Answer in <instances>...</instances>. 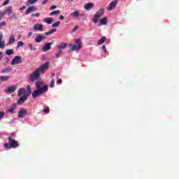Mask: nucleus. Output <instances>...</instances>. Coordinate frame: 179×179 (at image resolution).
<instances>
[{
  "label": "nucleus",
  "instance_id": "obj_52",
  "mask_svg": "<svg viewBox=\"0 0 179 179\" xmlns=\"http://www.w3.org/2000/svg\"><path fill=\"white\" fill-rule=\"evenodd\" d=\"M45 34L46 36H50V34H51V31H49L48 32H45Z\"/></svg>",
  "mask_w": 179,
  "mask_h": 179
},
{
  "label": "nucleus",
  "instance_id": "obj_40",
  "mask_svg": "<svg viewBox=\"0 0 179 179\" xmlns=\"http://www.w3.org/2000/svg\"><path fill=\"white\" fill-rule=\"evenodd\" d=\"M5 117V112L4 111H1L0 112V120H2Z\"/></svg>",
  "mask_w": 179,
  "mask_h": 179
},
{
  "label": "nucleus",
  "instance_id": "obj_55",
  "mask_svg": "<svg viewBox=\"0 0 179 179\" xmlns=\"http://www.w3.org/2000/svg\"><path fill=\"white\" fill-rule=\"evenodd\" d=\"M24 9H26V6H22L20 8V10H24Z\"/></svg>",
  "mask_w": 179,
  "mask_h": 179
},
{
  "label": "nucleus",
  "instance_id": "obj_30",
  "mask_svg": "<svg viewBox=\"0 0 179 179\" xmlns=\"http://www.w3.org/2000/svg\"><path fill=\"white\" fill-rule=\"evenodd\" d=\"M79 15V11L78 10H75L74 12L70 14L71 16H74V17H78Z\"/></svg>",
  "mask_w": 179,
  "mask_h": 179
},
{
  "label": "nucleus",
  "instance_id": "obj_41",
  "mask_svg": "<svg viewBox=\"0 0 179 179\" xmlns=\"http://www.w3.org/2000/svg\"><path fill=\"white\" fill-rule=\"evenodd\" d=\"M10 1V0H6V1L3 3V6H6V5H8Z\"/></svg>",
  "mask_w": 179,
  "mask_h": 179
},
{
  "label": "nucleus",
  "instance_id": "obj_19",
  "mask_svg": "<svg viewBox=\"0 0 179 179\" xmlns=\"http://www.w3.org/2000/svg\"><path fill=\"white\" fill-rule=\"evenodd\" d=\"M99 22H100L101 26H104V25L107 24V17L101 18L99 20Z\"/></svg>",
  "mask_w": 179,
  "mask_h": 179
},
{
  "label": "nucleus",
  "instance_id": "obj_38",
  "mask_svg": "<svg viewBox=\"0 0 179 179\" xmlns=\"http://www.w3.org/2000/svg\"><path fill=\"white\" fill-rule=\"evenodd\" d=\"M43 112L45 113L46 114H50V108H48V106L46 107V108L43 110Z\"/></svg>",
  "mask_w": 179,
  "mask_h": 179
},
{
  "label": "nucleus",
  "instance_id": "obj_35",
  "mask_svg": "<svg viewBox=\"0 0 179 179\" xmlns=\"http://www.w3.org/2000/svg\"><path fill=\"white\" fill-rule=\"evenodd\" d=\"M6 55H12V54H13V49L7 50L6 51Z\"/></svg>",
  "mask_w": 179,
  "mask_h": 179
},
{
  "label": "nucleus",
  "instance_id": "obj_46",
  "mask_svg": "<svg viewBox=\"0 0 179 179\" xmlns=\"http://www.w3.org/2000/svg\"><path fill=\"white\" fill-rule=\"evenodd\" d=\"M15 109H13V108H10L8 110V113H13V111H14Z\"/></svg>",
  "mask_w": 179,
  "mask_h": 179
},
{
  "label": "nucleus",
  "instance_id": "obj_22",
  "mask_svg": "<svg viewBox=\"0 0 179 179\" xmlns=\"http://www.w3.org/2000/svg\"><path fill=\"white\" fill-rule=\"evenodd\" d=\"M10 78V77L9 76H3L0 77V80L1 82H6L7 80H9V79Z\"/></svg>",
  "mask_w": 179,
  "mask_h": 179
},
{
  "label": "nucleus",
  "instance_id": "obj_32",
  "mask_svg": "<svg viewBox=\"0 0 179 179\" xmlns=\"http://www.w3.org/2000/svg\"><path fill=\"white\" fill-rule=\"evenodd\" d=\"M27 95L28 96L29 94H31V87H30V85H27Z\"/></svg>",
  "mask_w": 179,
  "mask_h": 179
},
{
  "label": "nucleus",
  "instance_id": "obj_3",
  "mask_svg": "<svg viewBox=\"0 0 179 179\" xmlns=\"http://www.w3.org/2000/svg\"><path fill=\"white\" fill-rule=\"evenodd\" d=\"M48 92V87H44L43 88L38 89L36 90H34L32 92V97L33 99H36V97H38V96H41L42 94H44V93H47Z\"/></svg>",
  "mask_w": 179,
  "mask_h": 179
},
{
  "label": "nucleus",
  "instance_id": "obj_2",
  "mask_svg": "<svg viewBox=\"0 0 179 179\" xmlns=\"http://www.w3.org/2000/svg\"><path fill=\"white\" fill-rule=\"evenodd\" d=\"M4 148L6 149H16V148H19V142L13 139L12 136H9L8 143L4 144Z\"/></svg>",
  "mask_w": 179,
  "mask_h": 179
},
{
  "label": "nucleus",
  "instance_id": "obj_23",
  "mask_svg": "<svg viewBox=\"0 0 179 179\" xmlns=\"http://www.w3.org/2000/svg\"><path fill=\"white\" fill-rule=\"evenodd\" d=\"M37 1H38V0H28L26 2V5H27V6H30V5H33L34 3H36V2H37Z\"/></svg>",
  "mask_w": 179,
  "mask_h": 179
},
{
  "label": "nucleus",
  "instance_id": "obj_17",
  "mask_svg": "<svg viewBox=\"0 0 179 179\" xmlns=\"http://www.w3.org/2000/svg\"><path fill=\"white\" fill-rule=\"evenodd\" d=\"M3 38V34H0V48H5V42L2 41V39Z\"/></svg>",
  "mask_w": 179,
  "mask_h": 179
},
{
  "label": "nucleus",
  "instance_id": "obj_5",
  "mask_svg": "<svg viewBox=\"0 0 179 179\" xmlns=\"http://www.w3.org/2000/svg\"><path fill=\"white\" fill-rule=\"evenodd\" d=\"M4 92L5 93H7V94H12V93L16 92V86H8L5 89Z\"/></svg>",
  "mask_w": 179,
  "mask_h": 179
},
{
  "label": "nucleus",
  "instance_id": "obj_60",
  "mask_svg": "<svg viewBox=\"0 0 179 179\" xmlns=\"http://www.w3.org/2000/svg\"><path fill=\"white\" fill-rule=\"evenodd\" d=\"M19 37H22V35H20Z\"/></svg>",
  "mask_w": 179,
  "mask_h": 179
},
{
  "label": "nucleus",
  "instance_id": "obj_49",
  "mask_svg": "<svg viewBox=\"0 0 179 179\" xmlns=\"http://www.w3.org/2000/svg\"><path fill=\"white\" fill-rule=\"evenodd\" d=\"M102 50H103V51H105V52H106V51H107V48H106V45H103L102 46Z\"/></svg>",
  "mask_w": 179,
  "mask_h": 179
},
{
  "label": "nucleus",
  "instance_id": "obj_59",
  "mask_svg": "<svg viewBox=\"0 0 179 179\" xmlns=\"http://www.w3.org/2000/svg\"><path fill=\"white\" fill-rule=\"evenodd\" d=\"M54 76H55V75H54V73H52V74L51 75V78H52V79L54 78Z\"/></svg>",
  "mask_w": 179,
  "mask_h": 179
},
{
  "label": "nucleus",
  "instance_id": "obj_15",
  "mask_svg": "<svg viewBox=\"0 0 179 179\" xmlns=\"http://www.w3.org/2000/svg\"><path fill=\"white\" fill-rule=\"evenodd\" d=\"M36 10H37V8L34 6L29 7L25 12V15H29V13H31V12H36Z\"/></svg>",
  "mask_w": 179,
  "mask_h": 179
},
{
  "label": "nucleus",
  "instance_id": "obj_42",
  "mask_svg": "<svg viewBox=\"0 0 179 179\" xmlns=\"http://www.w3.org/2000/svg\"><path fill=\"white\" fill-rule=\"evenodd\" d=\"M31 16L33 17H39V16H40V13H32L31 14Z\"/></svg>",
  "mask_w": 179,
  "mask_h": 179
},
{
  "label": "nucleus",
  "instance_id": "obj_4",
  "mask_svg": "<svg viewBox=\"0 0 179 179\" xmlns=\"http://www.w3.org/2000/svg\"><path fill=\"white\" fill-rule=\"evenodd\" d=\"M80 48H82V41L80 38H77L76 40V45H71L69 52H72V51H79Z\"/></svg>",
  "mask_w": 179,
  "mask_h": 179
},
{
  "label": "nucleus",
  "instance_id": "obj_58",
  "mask_svg": "<svg viewBox=\"0 0 179 179\" xmlns=\"http://www.w3.org/2000/svg\"><path fill=\"white\" fill-rule=\"evenodd\" d=\"M2 59V52H0V61Z\"/></svg>",
  "mask_w": 179,
  "mask_h": 179
},
{
  "label": "nucleus",
  "instance_id": "obj_16",
  "mask_svg": "<svg viewBox=\"0 0 179 179\" xmlns=\"http://www.w3.org/2000/svg\"><path fill=\"white\" fill-rule=\"evenodd\" d=\"M34 30H39V31H43L44 30V28L43 27V24H36L34 27Z\"/></svg>",
  "mask_w": 179,
  "mask_h": 179
},
{
  "label": "nucleus",
  "instance_id": "obj_21",
  "mask_svg": "<svg viewBox=\"0 0 179 179\" xmlns=\"http://www.w3.org/2000/svg\"><path fill=\"white\" fill-rule=\"evenodd\" d=\"M95 14H96L99 17H101L104 15V8H101Z\"/></svg>",
  "mask_w": 179,
  "mask_h": 179
},
{
  "label": "nucleus",
  "instance_id": "obj_29",
  "mask_svg": "<svg viewBox=\"0 0 179 179\" xmlns=\"http://www.w3.org/2000/svg\"><path fill=\"white\" fill-rule=\"evenodd\" d=\"M61 13V10H53L50 13V16H54V15H59Z\"/></svg>",
  "mask_w": 179,
  "mask_h": 179
},
{
  "label": "nucleus",
  "instance_id": "obj_13",
  "mask_svg": "<svg viewBox=\"0 0 179 179\" xmlns=\"http://www.w3.org/2000/svg\"><path fill=\"white\" fill-rule=\"evenodd\" d=\"M45 38H47V37H45V36L38 35L35 38V42L36 43H41V41H43V40H45Z\"/></svg>",
  "mask_w": 179,
  "mask_h": 179
},
{
  "label": "nucleus",
  "instance_id": "obj_12",
  "mask_svg": "<svg viewBox=\"0 0 179 179\" xmlns=\"http://www.w3.org/2000/svg\"><path fill=\"white\" fill-rule=\"evenodd\" d=\"M84 8L86 9V10H90L91 9H93V8H94V3H87L84 5Z\"/></svg>",
  "mask_w": 179,
  "mask_h": 179
},
{
  "label": "nucleus",
  "instance_id": "obj_9",
  "mask_svg": "<svg viewBox=\"0 0 179 179\" xmlns=\"http://www.w3.org/2000/svg\"><path fill=\"white\" fill-rule=\"evenodd\" d=\"M52 42L45 44V45L42 48V50L43 51V52H47V51L51 50V45H52Z\"/></svg>",
  "mask_w": 179,
  "mask_h": 179
},
{
  "label": "nucleus",
  "instance_id": "obj_53",
  "mask_svg": "<svg viewBox=\"0 0 179 179\" xmlns=\"http://www.w3.org/2000/svg\"><path fill=\"white\" fill-rule=\"evenodd\" d=\"M47 2H48V0H43L42 5H45V3H47Z\"/></svg>",
  "mask_w": 179,
  "mask_h": 179
},
{
  "label": "nucleus",
  "instance_id": "obj_44",
  "mask_svg": "<svg viewBox=\"0 0 179 179\" xmlns=\"http://www.w3.org/2000/svg\"><path fill=\"white\" fill-rule=\"evenodd\" d=\"M5 24H6V22L5 21L0 22V29L1 27H2V26H5Z\"/></svg>",
  "mask_w": 179,
  "mask_h": 179
},
{
  "label": "nucleus",
  "instance_id": "obj_61",
  "mask_svg": "<svg viewBox=\"0 0 179 179\" xmlns=\"http://www.w3.org/2000/svg\"><path fill=\"white\" fill-rule=\"evenodd\" d=\"M0 19H1V16H0Z\"/></svg>",
  "mask_w": 179,
  "mask_h": 179
},
{
  "label": "nucleus",
  "instance_id": "obj_31",
  "mask_svg": "<svg viewBox=\"0 0 179 179\" xmlns=\"http://www.w3.org/2000/svg\"><path fill=\"white\" fill-rule=\"evenodd\" d=\"M9 61H10V59L9 57H6L5 62H3L2 63L3 66H6V65H8V62H9Z\"/></svg>",
  "mask_w": 179,
  "mask_h": 179
},
{
  "label": "nucleus",
  "instance_id": "obj_51",
  "mask_svg": "<svg viewBox=\"0 0 179 179\" xmlns=\"http://www.w3.org/2000/svg\"><path fill=\"white\" fill-rule=\"evenodd\" d=\"M55 31H57V29H53L52 30H50V33L52 34V33H55Z\"/></svg>",
  "mask_w": 179,
  "mask_h": 179
},
{
  "label": "nucleus",
  "instance_id": "obj_20",
  "mask_svg": "<svg viewBox=\"0 0 179 179\" xmlns=\"http://www.w3.org/2000/svg\"><path fill=\"white\" fill-rule=\"evenodd\" d=\"M6 12V13H7V15L8 16H10V15H12L13 12V8L12 7H10L8 8H7L6 10H4Z\"/></svg>",
  "mask_w": 179,
  "mask_h": 179
},
{
  "label": "nucleus",
  "instance_id": "obj_1",
  "mask_svg": "<svg viewBox=\"0 0 179 179\" xmlns=\"http://www.w3.org/2000/svg\"><path fill=\"white\" fill-rule=\"evenodd\" d=\"M48 68H50V62H45V64L39 66L30 76L29 80L31 82H34L40 78V75L41 73H44L45 71H48Z\"/></svg>",
  "mask_w": 179,
  "mask_h": 179
},
{
  "label": "nucleus",
  "instance_id": "obj_56",
  "mask_svg": "<svg viewBox=\"0 0 179 179\" xmlns=\"http://www.w3.org/2000/svg\"><path fill=\"white\" fill-rule=\"evenodd\" d=\"M31 36H33V32H29L28 36L31 37Z\"/></svg>",
  "mask_w": 179,
  "mask_h": 179
},
{
  "label": "nucleus",
  "instance_id": "obj_33",
  "mask_svg": "<svg viewBox=\"0 0 179 179\" xmlns=\"http://www.w3.org/2000/svg\"><path fill=\"white\" fill-rule=\"evenodd\" d=\"M28 47L31 51H36V48L33 46V43H29Z\"/></svg>",
  "mask_w": 179,
  "mask_h": 179
},
{
  "label": "nucleus",
  "instance_id": "obj_37",
  "mask_svg": "<svg viewBox=\"0 0 179 179\" xmlns=\"http://www.w3.org/2000/svg\"><path fill=\"white\" fill-rule=\"evenodd\" d=\"M24 45V43L22 41H19L17 44V48H19L20 47H23Z\"/></svg>",
  "mask_w": 179,
  "mask_h": 179
},
{
  "label": "nucleus",
  "instance_id": "obj_27",
  "mask_svg": "<svg viewBox=\"0 0 179 179\" xmlns=\"http://www.w3.org/2000/svg\"><path fill=\"white\" fill-rule=\"evenodd\" d=\"M68 47V43H62L60 46H58V50H65Z\"/></svg>",
  "mask_w": 179,
  "mask_h": 179
},
{
  "label": "nucleus",
  "instance_id": "obj_28",
  "mask_svg": "<svg viewBox=\"0 0 179 179\" xmlns=\"http://www.w3.org/2000/svg\"><path fill=\"white\" fill-rule=\"evenodd\" d=\"M10 71H12V67H7L1 71V73H8L10 72Z\"/></svg>",
  "mask_w": 179,
  "mask_h": 179
},
{
  "label": "nucleus",
  "instance_id": "obj_8",
  "mask_svg": "<svg viewBox=\"0 0 179 179\" xmlns=\"http://www.w3.org/2000/svg\"><path fill=\"white\" fill-rule=\"evenodd\" d=\"M118 4V0H113L108 6V10H113Z\"/></svg>",
  "mask_w": 179,
  "mask_h": 179
},
{
  "label": "nucleus",
  "instance_id": "obj_7",
  "mask_svg": "<svg viewBox=\"0 0 179 179\" xmlns=\"http://www.w3.org/2000/svg\"><path fill=\"white\" fill-rule=\"evenodd\" d=\"M26 115H27V109L20 108L17 115L18 118H24V117H26Z\"/></svg>",
  "mask_w": 179,
  "mask_h": 179
},
{
  "label": "nucleus",
  "instance_id": "obj_18",
  "mask_svg": "<svg viewBox=\"0 0 179 179\" xmlns=\"http://www.w3.org/2000/svg\"><path fill=\"white\" fill-rule=\"evenodd\" d=\"M44 23H47L48 24H51L54 20H52V17H47L43 20Z\"/></svg>",
  "mask_w": 179,
  "mask_h": 179
},
{
  "label": "nucleus",
  "instance_id": "obj_10",
  "mask_svg": "<svg viewBox=\"0 0 179 179\" xmlns=\"http://www.w3.org/2000/svg\"><path fill=\"white\" fill-rule=\"evenodd\" d=\"M27 95H24L21 96L19 99H17V103L19 106L23 104L26 100H27Z\"/></svg>",
  "mask_w": 179,
  "mask_h": 179
},
{
  "label": "nucleus",
  "instance_id": "obj_43",
  "mask_svg": "<svg viewBox=\"0 0 179 179\" xmlns=\"http://www.w3.org/2000/svg\"><path fill=\"white\" fill-rule=\"evenodd\" d=\"M13 110H15V108H16L17 107V105H16V103H13L10 106Z\"/></svg>",
  "mask_w": 179,
  "mask_h": 179
},
{
  "label": "nucleus",
  "instance_id": "obj_48",
  "mask_svg": "<svg viewBox=\"0 0 179 179\" xmlns=\"http://www.w3.org/2000/svg\"><path fill=\"white\" fill-rule=\"evenodd\" d=\"M78 26L74 27V28H73V30H72L73 33H74V31H75L76 30H78Z\"/></svg>",
  "mask_w": 179,
  "mask_h": 179
},
{
  "label": "nucleus",
  "instance_id": "obj_39",
  "mask_svg": "<svg viewBox=\"0 0 179 179\" xmlns=\"http://www.w3.org/2000/svg\"><path fill=\"white\" fill-rule=\"evenodd\" d=\"M55 85V80L52 79L50 82V87H54Z\"/></svg>",
  "mask_w": 179,
  "mask_h": 179
},
{
  "label": "nucleus",
  "instance_id": "obj_14",
  "mask_svg": "<svg viewBox=\"0 0 179 179\" xmlns=\"http://www.w3.org/2000/svg\"><path fill=\"white\" fill-rule=\"evenodd\" d=\"M22 94H24V96H26V94H27V92H26V89H24V88H20L18 90L17 96L20 97V96H22Z\"/></svg>",
  "mask_w": 179,
  "mask_h": 179
},
{
  "label": "nucleus",
  "instance_id": "obj_26",
  "mask_svg": "<svg viewBox=\"0 0 179 179\" xmlns=\"http://www.w3.org/2000/svg\"><path fill=\"white\" fill-rule=\"evenodd\" d=\"M15 41H16V39H15V36L10 35L8 40L9 44H13Z\"/></svg>",
  "mask_w": 179,
  "mask_h": 179
},
{
  "label": "nucleus",
  "instance_id": "obj_50",
  "mask_svg": "<svg viewBox=\"0 0 179 179\" xmlns=\"http://www.w3.org/2000/svg\"><path fill=\"white\" fill-rule=\"evenodd\" d=\"M61 83H62V79H59V80H57V84H58V85H61Z\"/></svg>",
  "mask_w": 179,
  "mask_h": 179
},
{
  "label": "nucleus",
  "instance_id": "obj_11",
  "mask_svg": "<svg viewBox=\"0 0 179 179\" xmlns=\"http://www.w3.org/2000/svg\"><path fill=\"white\" fill-rule=\"evenodd\" d=\"M35 85L37 90L48 87L47 85H44V84L41 81H37Z\"/></svg>",
  "mask_w": 179,
  "mask_h": 179
},
{
  "label": "nucleus",
  "instance_id": "obj_25",
  "mask_svg": "<svg viewBox=\"0 0 179 179\" xmlns=\"http://www.w3.org/2000/svg\"><path fill=\"white\" fill-rule=\"evenodd\" d=\"M100 16H99L98 15L95 14L94 15V17L92 18V22L94 23H97V22H99V20L100 19Z\"/></svg>",
  "mask_w": 179,
  "mask_h": 179
},
{
  "label": "nucleus",
  "instance_id": "obj_57",
  "mask_svg": "<svg viewBox=\"0 0 179 179\" xmlns=\"http://www.w3.org/2000/svg\"><path fill=\"white\" fill-rule=\"evenodd\" d=\"M59 17H60V20H64V15H60Z\"/></svg>",
  "mask_w": 179,
  "mask_h": 179
},
{
  "label": "nucleus",
  "instance_id": "obj_45",
  "mask_svg": "<svg viewBox=\"0 0 179 179\" xmlns=\"http://www.w3.org/2000/svg\"><path fill=\"white\" fill-rule=\"evenodd\" d=\"M54 9H57V6H52L50 8V10H54Z\"/></svg>",
  "mask_w": 179,
  "mask_h": 179
},
{
  "label": "nucleus",
  "instance_id": "obj_36",
  "mask_svg": "<svg viewBox=\"0 0 179 179\" xmlns=\"http://www.w3.org/2000/svg\"><path fill=\"white\" fill-rule=\"evenodd\" d=\"M60 24H61V22L57 21V22H55L54 24H52V27H57Z\"/></svg>",
  "mask_w": 179,
  "mask_h": 179
},
{
  "label": "nucleus",
  "instance_id": "obj_54",
  "mask_svg": "<svg viewBox=\"0 0 179 179\" xmlns=\"http://www.w3.org/2000/svg\"><path fill=\"white\" fill-rule=\"evenodd\" d=\"M10 136H11V138H14L15 136H16V134L12 133Z\"/></svg>",
  "mask_w": 179,
  "mask_h": 179
},
{
  "label": "nucleus",
  "instance_id": "obj_47",
  "mask_svg": "<svg viewBox=\"0 0 179 179\" xmlns=\"http://www.w3.org/2000/svg\"><path fill=\"white\" fill-rule=\"evenodd\" d=\"M6 11H3V12H1V13H0V16H1H1H3L4 15H6Z\"/></svg>",
  "mask_w": 179,
  "mask_h": 179
},
{
  "label": "nucleus",
  "instance_id": "obj_34",
  "mask_svg": "<svg viewBox=\"0 0 179 179\" xmlns=\"http://www.w3.org/2000/svg\"><path fill=\"white\" fill-rule=\"evenodd\" d=\"M59 52L55 54V57L56 58H59V57H61V55H62V50L59 49Z\"/></svg>",
  "mask_w": 179,
  "mask_h": 179
},
{
  "label": "nucleus",
  "instance_id": "obj_24",
  "mask_svg": "<svg viewBox=\"0 0 179 179\" xmlns=\"http://www.w3.org/2000/svg\"><path fill=\"white\" fill-rule=\"evenodd\" d=\"M106 40H107V38L106 36H103L99 41H98V45H101V44H103L106 42Z\"/></svg>",
  "mask_w": 179,
  "mask_h": 179
},
{
  "label": "nucleus",
  "instance_id": "obj_6",
  "mask_svg": "<svg viewBox=\"0 0 179 179\" xmlns=\"http://www.w3.org/2000/svg\"><path fill=\"white\" fill-rule=\"evenodd\" d=\"M22 64V57L15 56L11 61V65H17Z\"/></svg>",
  "mask_w": 179,
  "mask_h": 179
}]
</instances>
